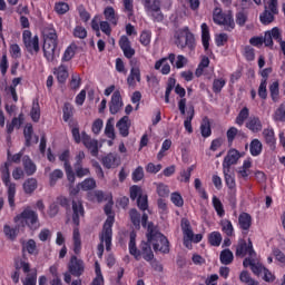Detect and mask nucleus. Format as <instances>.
Here are the masks:
<instances>
[{
    "label": "nucleus",
    "mask_w": 285,
    "mask_h": 285,
    "mask_svg": "<svg viewBox=\"0 0 285 285\" xmlns=\"http://www.w3.org/2000/svg\"><path fill=\"white\" fill-rule=\"evenodd\" d=\"M73 37H77L78 39H86L88 37V31L86 30V28L77 26L73 29Z\"/></svg>",
    "instance_id": "e2e57ef3"
},
{
    "label": "nucleus",
    "mask_w": 285,
    "mask_h": 285,
    "mask_svg": "<svg viewBox=\"0 0 285 285\" xmlns=\"http://www.w3.org/2000/svg\"><path fill=\"white\" fill-rule=\"evenodd\" d=\"M2 181L8 188V202L14 208V196L17 195V184L10 181V173L2 174Z\"/></svg>",
    "instance_id": "ddd939ff"
},
{
    "label": "nucleus",
    "mask_w": 285,
    "mask_h": 285,
    "mask_svg": "<svg viewBox=\"0 0 285 285\" xmlns=\"http://www.w3.org/2000/svg\"><path fill=\"white\" fill-rule=\"evenodd\" d=\"M22 164H23L26 175L30 176L37 173V165L32 163V159H30V157L24 156L22 158Z\"/></svg>",
    "instance_id": "c756f323"
},
{
    "label": "nucleus",
    "mask_w": 285,
    "mask_h": 285,
    "mask_svg": "<svg viewBox=\"0 0 285 285\" xmlns=\"http://www.w3.org/2000/svg\"><path fill=\"white\" fill-rule=\"evenodd\" d=\"M219 259L220 263L224 264V266H228L229 264H233V259H235V256L233 255V252L227 248L220 252Z\"/></svg>",
    "instance_id": "473e14b6"
},
{
    "label": "nucleus",
    "mask_w": 285,
    "mask_h": 285,
    "mask_svg": "<svg viewBox=\"0 0 285 285\" xmlns=\"http://www.w3.org/2000/svg\"><path fill=\"white\" fill-rule=\"evenodd\" d=\"M22 39H23V43L26 49L28 50V52H30V55H32L33 52H39L40 48H39V36H35L32 37V32H30L29 30H26L22 33Z\"/></svg>",
    "instance_id": "9d476101"
},
{
    "label": "nucleus",
    "mask_w": 285,
    "mask_h": 285,
    "mask_svg": "<svg viewBox=\"0 0 285 285\" xmlns=\"http://www.w3.org/2000/svg\"><path fill=\"white\" fill-rule=\"evenodd\" d=\"M105 14V19H107V21H109V23H112V26H117V14L115 13V8L112 7H107L104 11Z\"/></svg>",
    "instance_id": "58836bf2"
},
{
    "label": "nucleus",
    "mask_w": 285,
    "mask_h": 285,
    "mask_svg": "<svg viewBox=\"0 0 285 285\" xmlns=\"http://www.w3.org/2000/svg\"><path fill=\"white\" fill-rule=\"evenodd\" d=\"M55 75L57 76L59 83H66V80L68 79V67L60 65L55 69Z\"/></svg>",
    "instance_id": "7c9ffc66"
},
{
    "label": "nucleus",
    "mask_w": 285,
    "mask_h": 285,
    "mask_svg": "<svg viewBox=\"0 0 285 285\" xmlns=\"http://www.w3.org/2000/svg\"><path fill=\"white\" fill-rule=\"evenodd\" d=\"M200 132L202 137H210L213 135V130L210 129V119L208 117L203 118V121L200 124Z\"/></svg>",
    "instance_id": "f704fd0d"
},
{
    "label": "nucleus",
    "mask_w": 285,
    "mask_h": 285,
    "mask_svg": "<svg viewBox=\"0 0 285 285\" xmlns=\"http://www.w3.org/2000/svg\"><path fill=\"white\" fill-rule=\"evenodd\" d=\"M3 233L8 239H11V242H14V239H17V235H19L18 229L10 227V225L3 226Z\"/></svg>",
    "instance_id": "3c124183"
},
{
    "label": "nucleus",
    "mask_w": 285,
    "mask_h": 285,
    "mask_svg": "<svg viewBox=\"0 0 285 285\" xmlns=\"http://www.w3.org/2000/svg\"><path fill=\"white\" fill-rule=\"evenodd\" d=\"M273 119L274 121H285V100L275 110Z\"/></svg>",
    "instance_id": "49530a36"
},
{
    "label": "nucleus",
    "mask_w": 285,
    "mask_h": 285,
    "mask_svg": "<svg viewBox=\"0 0 285 285\" xmlns=\"http://www.w3.org/2000/svg\"><path fill=\"white\" fill-rule=\"evenodd\" d=\"M119 46L120 50H122L127 59H134L132 57H135V48H132V46L130 45V39H128V36L120 37Z\"/></svg>",
    "instance_id": "aec40b11"
},
{
    "label": "nucleus",
    "mask_w": 285,
    "mask_h": 285,
    "mask_svg": "<svg viewBox=\"0 0 285 285\" xmlns=\"http://www.w3.org/2000/svg\"><path fill=\"white\" fill-rule=\"evenodd\" d=\"M135 0H122V12H126L128 19H132L135 14Z\"/></svg>",
    "instance_id": "72a5a7b5"
},
{
    "label": "nucleus",
    "mask_w": 285,
    "mask_h": 285,
    "mask_svg": "<svg viewBox=\"0 0 285 285\" xmlns=\"http://www.w3.org/2000/svg\"><path fill=\"white\" fill-rule=\"evenodd\" d=\"M129 217L134 226H136V228H139L141 224V214L137 212V209H131L129 212Z\"/></svg>",
    "instance_id": "4d7b16f0"
},
{
    "label": "nucleus",
    "mask_w": 285,
    "mask_h": 285,
    "mask_svg": "<svg viewBox=\"0 0 285 285\" xmlns=\"http://www.w3.org/2000/svg\"><path fill=\"white\" fill-rule=\"evenodd\" d=\"M249 115L250 112L248 111V107H244L236 117L235 124H237V126H244V122Z\"/></svg>",
    "instance_id": "09e8293b"
},
{
    "label": "nucleus",
    "mask_w": 285,
    "mask_h": 285,
    "mask_svg": "<svg viewBox=\"0 0 285 285\" xmlns=\"http://www.w3.org/2000/svg\"><path fill=\"white\" fill-rule=\"evenodd\" d=\"M202 41H203V47L205 50H208L210 43V29H208V24L206 22L202 23Z\"/></svg>",
    "instance_id": "cd10ccee"
},
{
    "label": "nucleus",
    "mask_w": 285,
    "mask_h": 285,
    "mask_svg": "<svg viewBox=\"0 0 285 285\" xmlns=\"http://www.w3.org/2000/svg\"><path fill=\"white\" fill-rule=\"evenodd\" d=\"M252 167H253V163L249 159L244 160L243 166H240L237 170L238 178L248 179V176L250 175Z\"/></svg>",
    "instance_id": "a878e982"
},
{
    "label": "nucleus",
    "mask_w": 285,
    "mask_h": 285,
    "mask_svg": "<svg viewBox=\"0 0 285 285\" xmlns=\"http://www.w3.org/2000/svg\"><path fill=\"white\" fill-rule=\"evenodd\" d=\"M220 226H222L223 233H225L227 237H233V235H235V228L233 227V223L230 220L228 219L220 220Z\"/></svg>",
    "instance_id": "c9c22d12"
},
{
    "label": "nucleus",
    "mask_w": 285,
    "mask_h": 285,
    "mask_svg": "<svg viewBox=\"0 0 285 285\" xmlns=\"http://www.w3.org/2000/svg\"><path fill=\"white\" fill-rule=\"evenodd\" d=\"M226 86V80L224 78L215 79L213 82V91L217 94L222 92V88Z\"/></svg>",
    "instance_id": "0e129e2a"
},
{
    "label": "nucleus",
    "mask_w": 285,
    "mask_h": 285,
    "mask_svg": "<svg viewBox=\"0 0 285 285\" xmlns=\"http://www.w3.org/2000/svg\"><path fill=\"white\" fill-rule=\"evenodd\" d=\"M175 59L177 56L175 53H169L168 57L161 58L155 63V70H159L161 75H170V63L175 66ZM170 61V63H168Z\"/></svg>",
    "instance_id": "9b49d317"
},
{
    "label": "nucleus",
    "mask_w": 285,
    "mask_h": 285,
    "mask_svg": "<svg viewBox=\"0 0 285 285\" xmlns=\"http://www.w3.org/2000/svg\"><path fill=\"white\" fill-rule=\"evenodd\" d=\"M79 186L81 190L88 191V190H95L97 188V181L95 178H86L81 183H79Z\"/></svg>",
    "instance_id": "a19ab883"
},
{
    "label": "nucleus",
    "mask_w": 285,
    "mask_h": 285,
    "mask_svg": "<svg viewBox=\"0 0 285 285\" xmlns=\"http://www.w3.org/2000/svg\"><path fill=\"white\" fill-rule=\"evenodd\" d=\"M195 118V107L189 106L187 109V117L184 121V127L187 132L193 134V119Z\"/></svg>",
    "instance_id": "393cba45"
},
{
    "label": "nucleus",
    "mask_w": 285,
    "mask_h": 285,
    "mask_svg": "<svg viewBox=\"0 0 285 285\" xmlns=\"http://www.w3.org/2000/svg\"><path fill=\"white\" fill-rule=\"evenodd\" d=\"M151 37H153V33L150 31H142L140 35L141 46H150Z\"/></svg>",
    "instance_id": "69168bd1"
},
{
    "label": "nucleus",
    "mask_w": 285,
    "mask_h": 285,
    "mask_svg": "<svg viewBox=\"0 0 285 285\" xmlns=\"http://www.w3.org/2000/svg\"><path fill=\"white\" fill-rule=\"evenodd\" d=\"M102 166L105 168H117L119 166V163H117V154H108L102 158Z\"/></svg>",
    "instance_id": "c85d7f7f"
},
{
    "label": "nucleus",
    "mask_w": 285,
    "mask_h": 285,
    "mask_svg": "<svg viewBox=\"0 0 285 285\" xmlns=\"http://www.w3.org/2000/svg\"><path fill=\"white\" fill-rule=\"evenodd\" d=\"M131 179L135 183L141 181V179H144V167H137L131 174Z\"/></svg>",
    "instance_id": "680f3d73"
},
{
    "label": "nucleus",
    "mask_w": 285,
    "mask_h": 285,
    "mask_svg": "<svg viewBox=\"0 0 285 285\" xmlns=\"http://www.w3.org/2000/svg\"><path fill=\"white\" fill-rule=\"evenodd\" d=\"M242 155L237 149H229L227 155L225 156L223 160V169L230 170V166H235L237 161H239V158Z\"/></svg>",
    "instance_id": "a211bd4d"
},
{
    "label": "nucleus",
    "mask_w": 285,
    "mask_h": 285,
    "mask_svg": "<svg viewBox=\"0 0 285 285\" xmlns=\"http://www.w3.org/2000/svg\"><path fill=\"white\" fill-rule=\"evenodd\" d=\"M73 252L76 255L81 253V235L79 234V228L73 229Z\"/></svg>",
    "instance_id": "ea45409f"
},
{
    "label": "nucleus",
    "mask_w": 285,
    "mask_h": 285,
    "mask_svg": "<svg viewBox=\"0 0 285 285\" xmlns=\"http://www.w3.org/2000/svg\"><path fill=\"white\" fill-rule=\"evenodd\" d=\"M269 92H271L272 101L277 104V101H279V82L278 81H274L271 83Z\"/></svg>",
    "instance_id": "c03bdc74"
},
{
    "label": "nucleus",
    "mask_w": 285,
    "mask_h": 285,
    "mask_svg": "<svg viewBox=\"0 0 285 285\" xmlns=\"http://www.w3.org/2000/svg\"><path fill=\"white\" fill-rule=\"evenodd\" d=\"M175 92L176 95H179L181 97V99L178 101V109L180 115H186V89H184V87H180L179 85H177L175 87Z\"/></svg>",
    "instance_id": "5701e85b"
},
{
    "label": "nucleus",
    "mask_w": 285,
    "mask_h": 285,
    "mask_svg": "<svg viewBox=\"0 0 285 285\" xmlns=\"http://www.w3.org/2000/svg\"><path fill=\"white\" fill-rule=\"evenodd\" d=\"M72 110H75L72 105H70L69 102H66L63 108H62V112H63L62 119H63V121H70V118L73 115Z\"/></svg>",
    "instance_id": "052dcab7"
},
{
    "label": "nucleus",
    "mask_w": 285,
    "mask_h": 285,
    "mask_svg": "<svg viewBox=\"0 0 285 285\" xmlns=\"http://www.w3.org/2000/svg\"><path fill=\"white\" fill-rule=\"evenodd\" d=\"M180 226H181L184 237H187L188 239L193 238L194 233H193V227L190 226V220H188L187 218H183Z\"/></svg>",
    "instance_id": "e433bc0d"
},
{
    "label": "nucleus",
    "mask_w": 285,
    "mask_h": 285,
    "mask_svg": "<svg viewBox=\"0 0 285 285\" xmlns=\"http://www.w3.org/2000/svg\"><path fill=\"white\" fill-rule=\"evenodd\" d=\"M175 83H177V80L175 78H169L167 82V88L165 91V102L170 104V94L173 92V89L175 88Z\"/></svg>",
    "instance_id": "864d4df0"
},
{
    "label": "nucleus",
    "mask_w": 285,
    "mask_h": 285,
    "mask_svg": "<svg viewBox=\"0 0 285 285\" xmlns=\"http://www.w3.org/2000/svg\"><path fill=\"white\" fill-rule=\"evenodd\" d=\"M58 179H63V170L55 169L49 174V184L50 186H55Z\"/></svg>",
    "instance_id": "8fccbe9b"
},
{
    "label": "nucleus",
    "mask_w": 285,
    "mask_h": 285,
    "mask_svg": "<svg viewBox=\"0 0 285 285\" xmlns=\"http://www.w3.org/2000/svg\"><path fill=\"white\" fill-rule=\"evenodd\" d=\"M147 242L151 244L155 253H170V243L168 242V238L157 230L153 224L148 225Z\"/></svg>",
    "instance_id": "f03ea898"
},
{
    "label": "nucleus",
    "mask_w": 285,
    "mask_h": 285,
    "mask_svg": "<svg viewBox=\"0 0 285 285\" xmlns=\"http://www.w3.org/2000/svg\"><path fill=\"white\" fill-rule=\"evenodd\" d=\"M140 257H142L145 262H153V259H155V254L153 253L149 242H142L140 244Z\"/></svg>",
    "instance_id": "4be33fe9"
},
{
    "label": "nucleus",
    "mask_w": 285,
    "mask_h": 285,
    "mask_svg": "<svg viewBox=\"0 0 285 285\" xmlns=\"http://www.w3.org/2000/svg\"><path fill=\"white\" fill-rule=\"evenodd\" d=\"M23 285H37V272L28 274L27 277L22 281Z\"/></svg>",
    "instance_id": "338daca9"
},
{
    "label": "nucleus",
    "mask_w": 285,
    "mask_h": 285,
    "mask_svg": "<svg viewBox=\"0 0 285 285\" xmlns=\"http://www.w3.org/2000/svg\"><path fill=\"white\" fill-rule=\"evenodd\" d=\"M116 128H118L121 137H128V135H130V118L128 116H124L117 121Z\"/></svg>",
    "instance_id": "412c9836"
},
{
    "label": "nucleus",
    "mask_w": 285,
    "mask_h": 285,
    "mask_svg": "<svg viewBox=\"0 0 285 285\" xmlns=\"http://www.w3.org/2000/svg\"><path fill=\"white\" fill-rule=\"evenodd\" d=\"M253 218L248 213H242L238 217V226L242 230H248L250 228Z\"/></svg>",
    "instance_id": "bb28decb"
},
{
    "label": "nucleus",
    "mask_w": 285,
    "mask_h": 285,
    "mask_svg": "<svg viewBox=\"0 0 285 285\" xmlns=\"http://www.w3.org/2000/svg\"><path fill=\"white\" fill-rule=\"evenodd\" d=\"M83 202L80 198H72V222L76 226H79V219L83 217Z\"/></svg>",
    "instance_id": "dca6fc26"
},
{
    "label": "nucleus",
    "mask_w": 285,
    "mask_h": 285,
    "mask_svg": "<svg viewBox=\"0 0 285 285\" xmlns=\"http://www.w3.org/2000/svg\"><path fill=\"white\" fill-rule=\"evenodd\" d=\"M43 37V55L47 61H55V57H57V46L59 43L57 37V30L51 27H47L42 31Z\"/></svg>",
    "instance_id": "f257e3e1"
},
{
    "label": "nucleus",
    "mask_w": 285,
    "mask_h": 285,
    "mask_svg": "<svg viewBox=\"0 0 285 285\" xmlns=\"http://www.w3.org/2000/svg\"><path fill=\"white\" fill-rule=\"evenodd\" d=\"M246 128H248V130L252 132H261L263 128L262 120L257 116H252L246 122Z\"/></svg>",
    "instance_id": "b1692460"
},
{
    "label": "nucleus",
    "mask_w": 285,
    "mask_h": 285,
    "mask_svg": "<svg viewBox=\"0 0 285 285\" xmlns=\"http://www.w3.org/2000/svg\"><path fill=\"white\" fill-rule=\"evenodd\" d=\"M105 135L108 139H115V118H109L105 127Z\"/></svg>",
    "instance_id": "37998d69"
},
{
    "label": "nucleus",
    "mask_w": 285,
    "mask_h": 285,
    "mask_svg": "<svg viewBox=\"0 0 285 285\" xmlns=\"http://www.w3.org/2000/svg\"><path fill=\"white\" fill-rule=\"evenodd\" d=\"M275 14H279V2L277 0L265 1L264 11L259 16L263 26H269L275 21Z\"/></svg>",
    "instance_id": "423d86ee"
},
{
    "label": "nucleus",
    "mask_w": 285,
    "mask_h": 285,
    "mask_svg": "<svg viewBox=\"0 0 285 285\" xmlns=\"http://www.w3.org/2000/svg\"><path fill=\"white\" fill-rule=\"evenodd\" d=\"M222 233L213 232L208 235V242L210 246H220L222 245Z\"/></svg>",
    "instance_id": "de8ad7c7"
},
{
    "label": "nucleus",
    "mask_w": 285,
    "mask_h": 285,
    "mask_svg": "<svg viewBox=\"0 0 285 285\" xmlns=\"http://www.w3.org/2000/svg\"><path fill=\"white\" fill-rule=\"evenodd\" d=\"M75 57V47L69 46L62 56V61H70Z\"/></svg>",
    "instance_id": "774afa93"
},
{
    "label": "nucleus",
    "mask_w": 285,
    "mask_h": 285,
    "mask_svg": "<svg viewBox=\"0 0 285 285\" xmlns=\"http://www.w3.org/2000/svg\"><path fill=\"white\" fill-rule=\"evenodd\" d=\"M225 177V184L228 187V193L232 199H235L237 195V184L235 183V174L230 169H223Z\"/></svg>",
    "instance_id": "4468645a"
},
{
    "label": "nucleus",
    "mask_w": 285,
    "mask_h": 285,
    "mask_svg": "<svg viewBox=\"0 0 285 285\" xmlns=\"http://www.w3.org/2000/svg\"><path fill=\"white\" fill-rule=\"evenodd\" d=\"M68 268L70 275H73V277H81V275H83L86 266L83 265V261L77 258V256H72L70 258Z\"/></svg>",
    "instance_id": "2eb2a0df"
},
{
    "label": "nucleus",
    "mask_w": 285,
    "mask_h": 285,
    "mask_svg": "<svg viewBox=\"0 0 285 285\" xmlns=\"http://www.w3.org/2000/svg\"><path fill=\"white\" fill-rule=\"evenodd\" d=\"M23 190H24L26 195H32V191L37 190V179L28 178L23 183Z\"/></svg>",
    "instance_id": "79ce46f5"
},
{
    "label": "nucleus",
    "mask_w": 285,
    "mask_h": 285,
    "mask_svg": "<svg viewBox=\"0 0 285 285\" xmlns=\"http://www.w3.org/2000/svg\"><path fill=\"white\" fill-rule=\"evenodd\" d=\"M130 66V73L127 77V83L130 88H135L138 83H141V62H139V59L134 58L129 61Z\"/></svg>",
    "instance_id": "1a4fd4ad"
},
{
    "label": "nucleus",
    "mask_w": 285,
    "mask_h": 285,
    "mask_svg": "<svg viewBox=\"0 0 285 285\" xmlns=\"http://www.w3.org/2000/svg\"><path fill=\"white\" fill-rule=\"evenodd\" d=\"M115 224V218L112 216L107 217L102 232L100 234V244L97 247L98 257H104V243L106 245V250H110L112 246V226Z\"/></svg>",
    "instance_id": "20e7f679"
},
{
    "label": "nucleus",
    "mask_w": 285,
    "mask_h": 285,
    "mask_svg": "<svg viewBox=\"0 0 285 285\" xmlns=\"http://www.w3.org/2000/svg\"><path fill=\"white\" fill-rule=\"evenodd\" d=\"M213 206L218 215V217H224L226 215V212L224 210V204H222V200L217 198V196L213 197Z\"/></svg>",
    "instance_id": "603ef678"
},
{
    "label": "nucleus",
    "mask_w": 285,
    "mask_h": 285,
    "mask_svg": "<svg viewBox=\"0 0 285 285\" xmlns=\"http://www.w3.org/2000/svg\"><path fill=\"white\" fill-rule=\"evenodd\" d=\"M142 6L153 21H164V13H161V2L159 0H142Z\"/></svg>",
    "instance_id": "6e6552de"
},
{
    "label": "nucleus",
    "mask_w": 285,
    "mask_h": 285,
    "mask_svg": "<svg viewBox=\"0 0 285 285\" xmlns=\"http://www.w3.org/2000/svg\"><path fill=\"white\" fill-rule=\"evenodd\" d=\"M263 137H264L266 144H268L271 146V148H275V144L277 140L275 139V130H273V128L264 129Z\"/></svg>",
    "instance_id": "2f4dec72"
},
{
    "label": "nucleus",
    "mask_w": 285,
    "mask_h": 285,
    "mask_svg": "<svg viewBox=\"0 0 285 285\" xmlns=\"http://www.w3.org/2000/svg\"><path fill=\"white\" fill-rule=\"evenodd\" d=\"M255 257V249H253V242L248 239V244L246 240L240 239L236 246V257Z\"/></svg>",
    "instance_id": "f8f14e48"
},
{
    "label": "nucleus",
    "mask_w": 285,
    "mask_h": 285,
    "mask_svg": "<svg viewBox=\"0 0 285 285\" xmlns=\"http://www.w3.org/2000/svg\"><path fill=\"white\" fill-rule=\"evenodd\" d=\"M249 151L253 157L262 155V141L259 139H253L249 145Z\"/></svg>",
    "instance_id": "4c0bfd02"
},
{
    "label": "nucleus",
    "mask_w": 285,
    "mask_h": 285,
    "mask_svg": "<svg viewBox=\"0 0 285 285\" xmlns=\"http://www.w3.org/2000/svg\"><path fill=\"white\" fill-rule=\"evenodd\" d=\"M53 10L57 14H66L70 10V6L67 2L59 1L55 3Z\"/></svg>",
    "instance_id": "13d9d810"
},
{
    "label": "nucleus",
    "mask_w": 285,
    "mask_h": 285,
    "mask_svg": "<svg viewBox=\"0 0 285 285\" xmlns=\"http://www.w3.org/2000/svg\"><path fill=\"white\" fill-rule=\"evenodd\" d=\"M175 39L177 48L184 49L187 47L189 50H193L195 48V36L193 35V32H190L188 27L176 31Z\"/></svg>",
    "instance_id": "0eeeda50"
},
{
    "label": "nucleus",
    "mask_w": 285,
    "mask_h": 285,
    "mask_svg": "<svg viewBox=\"0 0 285 285\" xmlns=\"http://www.w3.org/2000/svg\"><path fill=\"white\" fill-rule=\"evenodd\" d=\"M213 21L217 26H224L225 30L230 32V30H235V19L233 18V11H227L224 13L222 8L216 7L213 12Z\"/></svg>",
    "instance_id": "39448f33"
},
{
    "label": "nucleus",
    "mask_w": 285,
    "mask_h": 285,
    "mask_svg": "<svg viewBox=\"0 0 285 285\" xmlns=\"http://www.w3.org/2000/svg\"><path fill=\"white\" fill-rule=\"evenodd\" d=\"M13 222L17 226H28L31 230H37L41 226L39 224V214L30 207H26L20 214H18L13 218Z\"/></svg>",
    "instance_id": "7ed1b4c3"
},
{
    "label": "nucleus",
    "mask_w": 285,
    "mask_h": 285,
    "mask_svg": "<svg viewBox=\"0 0 285 285\" xmlns=\"http://www.w3.org/2000/svg\"><path fill=\"white\" fill-rule=\"evenodd\" d=\"M194 188L203 199H208V194L206 193V189H204V187L202 186V180L199 178H196L194 180Z\"/></svg>",
    "instance_id": "bf43d9fd"
},
{
    "label": "nucleus",
    "mask_w": 285,
    "mask_h": 285,
    "mask_svg": "<svg viewBox=\"0 0 285 285\" xmlns=\"http://www.w3.org/2000/svg\"><path fill=\"white\" fill-rule=\"evenodd\" d=\"M30 115L32 121L37 122L39 121V119H41V109L39 107V101H33Z\"/></svg>",
    "instance_id": "5fc2aeb1"
},
{
    "label": "nucleus",
    "mask_w": 285,
    "mask_h": 285,
    "mask_svg": "<svg viewBox=\"0 0 285 285\" xmlns=\"http://www.w3.org/2000/svg\"><path fill=\"white\" fill-rule=\"evenodd\" d=\"M81 135L83 146L89 149L92 157H97L99 155V140L92 139L86 131H82Z\"/></svg>",
    "instance_id": "f3484780"
},
{
    "label": "nucleus",
    "mask_w": 285,
    "mask_h": 285,
    "mask_svg": "<svg viewBox=\"0 0 285 285\" xmlns=\"http://www.w3.org/2000/svg\"><path fill=\"white\" fill-rule=\"evenodd\" d=\"M154 186H156V193L159 197H168V195H170L168 185L164 183H154Z\"/></svg>",
    "instance_id": "a18cd8bd"
},
{
    "label": "nucleus",
    "mask_w": 285,
    "mask_h": 285,
    "mask_svg": "<svg viewBox=\"0 0 285 285\" xmlns=\"http://www.w3.org/2000/svg\"><path fill=\"white\" fill-rule=\"evenodd\" d=\"M16 271H23V273H30V263L26 262L24 259L17 258L16 263Z\"/></svg>",
    "instance_id": "6e6d98bb"
},
{
    "label": "nucleus",
    "mask_w": 285,
    "mask_h": 285,
    "mask_svg": "<svg viewBox=\"0 0 285 285\" xmlns=\"http://www.w3.org/2000/svg\"><path fill=\"white\" fill-rule=\"evenodd\" d=\"M121 108H124V100L121 99V92H119V90H116L112 94L111 100L109 102V112L111 115H117V112H119Z\"/></svg>",
    "instance_id": "6ab92c4d"
}]
</instances>
